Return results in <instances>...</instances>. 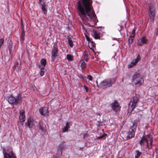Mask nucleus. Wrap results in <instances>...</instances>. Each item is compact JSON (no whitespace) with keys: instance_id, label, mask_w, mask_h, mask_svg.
Returning a JSON list of instances; mask_svg holds the SVG:
<instances>
[{"instance_id":"38","label":"nucleus","mask_w":158,"mask_h":158,"mask_svg":"<svg viewBox=\"0 0 158 158\" xmlns=\"http://www.w3.org/2000/svg\"><path fill=\"white\" fill-rule=\"evenodd\" d=\"M85 38L89 42L90 41L89 38L87 35H85Z\"/></svg>"},{"instance_id":"33","label":"nucleus","mask_w":158,"mask_h":158,"mask_svg":"<svg viewBox=\"0 0 158 158\" xmlns=\"http://www.w3.org/2000/svg\"><path fill=\"white\" fill-rule=\"evenodd\" d=\"M44 68H41L40 69V74L41 76H43L44 74V70H43V69H44Z\"/></svg>"},{"instance_id":"30","label":"nucleus","mask_w":158,"mask_h":158,"mask_svg":"<svg viewBox=\"0 0 158 158\" xmlns=\"http://www.w3.org/2000/svg\"><path fill=\"white\" fill-rule=\"evenodd\" d=\"M134 39H132L131 38H130L129 37L128 39V44L129 46H130L131 44L133 43V40Z\"/></svg>"},{"instance_id":"8","label":"nucleus","mask_w":158,"mask_h":158,"mask_svg":"<svg viewBox=\"0 0 158 158\" xmlns=\"http://www.w3.org/2000/svg\"><path fill=\"white\" fill-rule=\"evenodd\" d=\"M149 16L152 19V21L153 22L154 20V17L156 15V11L154 7L152 5H149Z\"/></svg>"},{"instance_id":"13","label":"nucleus","mask_w":158,"mask_h":158,"mask_svg":"<svg viewBox=\"0 0 158 158\" xmlns=\"http://www.w3.org/2000/svg\"><path fill=\"white\" fill-rule=\"evenodd\" d=\"M148 43V40L146 39L144 37H142L139 38L138 40L137 44L139 45H142L144 44Z\"/></svg>"},{"instance_id":"15","label":"nucleus","mask_w":158,"mask_h":158,"mask_svg":"<svg viewBox=\"0 0 158 158\" xmlns=\"http://www.w3.org/2000/svg\"><path fill=\"white\" fill-rule=\"evenodd\" d=\"M92 35L95 39H100L101 34L98 31H94L92 33Z\"/></svg>"},{"instance_id":"23","label":"nucleus","mask_w":158,"mask_h":158,"mask_svg":"<svg viewBox=\"0 0 158 158\" xmlns=\"http://www.w3.org/2000/svg\"><path fill=\"white\" fill-rule=\"evenodd\" d=\"M64 148V143H61L58 146V150L59 151H62Z\"/></svg>"},{"instance_id":"42","label":"nucleus","mask_w":158,"mask_h":158,"mask_svg":"<svg viewBox=\"0 0 158 158\" xmlns=\"http://www.w3.org/2000/svg\"><path fill=\"white\" fill-rule=\"evenodd\" d=\"M39 3L40 5L42 4L43 3H44V2H42V0H39Z\"/></svg>"},{"instance_id":"1","label":"nucleus","mask_w":158,"mask_h":158,"mask_svg":"<svg viewBox=\"0 0 158 158\" xmlns=\"http://www.w3.org/2000/svg\"><path fill=\"white\" fill-rule=\"evenodd\" d=\"M92 0H82L78 2V14L81 18L90 22L92 24L95 22L96 15L92 6Z\"/></svg>"},{"instance_id":"44","label":"nucleus","mask_w":158,"mask_h":158,"mask_svg":"<svg viewBox=\"0 0 158 158\" xmlns=\"http://www.w3.org/2000/svg\"><path fill=\"white\" fill-rule=\"evenodd\" d=\"M88 136V135H84V138H85V137H87Z\"/></svg>"},{"instance_id":"6","label":"nucleus","mask_w":158,"mask_h":158,"mask_svg":"<svg viewBox=\"0 0 158 158\" xmlns=\"http://www.w3.org/2000/svg\"><path fill=\"white\" fill-rule=\"evenodd\" d=\"M8 102L13 105H17L18 104H21L22 102L21 98L17 96L16 98L12 96H10L8 98Z\"/></svg>"},{"instance_id":"20","label":"nucleus","mask_w":158,"mask_h":158,"mask_svg":"<svg viewBox=\"0 0 158 158\" xmlns=\"http://www.w3.org/2000/svg\"><path fill=\"white\" fill-rule=\"evenodd\" d=\"M39 127L40 130L43 131L45 130L46 126L44 125L43 124L42 122H40L39 123Z\"/></svg>"},{"instance_id":"11","label":"nucleus","mask_w":158,"mask_h":158,"mask_svg":"<svg viewBox=\"0 0 158 158\" xmlns=\"http://www.w3.org/2000/svg\"><path fill=\"white\" fill-rule=\"evenodd\" d=\"M58 49L56 47V45L54 44L53 49L52 52V60L54 61L56 58L58 56Z\"/></svg>"},{"instance_id":"26","label":"nucleus","mask_w":158,"mask_h":158,"mask_svg":"<svg viewBox=\"0 0 158 158\" xmlns=\"http://www.w3.org/2000/svg\"><path fill=\"white\" fill-rule=\"evenodd\" d=\"M40 63L42 65L45 66L46 64V60L45 59H42L40 61Z\"/></svg>"},{"instance_id":"17","label":"nucleus","mask_w":158,"mask_h":158,"mask_svg":"<svg viewBox=\"0 0 158 158\" xmlns=\"http://www.w3.org/2000/svg\"><path fill=\"white\" fill-rule=\"evenodd\" d=\"M8 49L10 54L12 55L13 52V42L11 40L9 42Z\"/></svg>"},{"instance_id":"12","label":"nucleus","mask_w":158,"mask_h":158,"mask_svg":"<svg viewBox=\"0 0 158 158\" xmlns=\"http://www.w3.org/2000/svg\"><path fill=\"white\" fill-rule=\"evenodd\" d=\"M39 112L41 115L45 116H48V115L49 111L48 108L47 107H44L40 108Z\"/></svg>"},{"instance_id":"35","label":"nucleus","mask_w":158,"mask_h":158,"mask_svg":"<svg viewBox=\"0 0 158 158\" xmlns=\"http://www.w3.org/2000/svg\"><path fill=\"white\" fill-rule=\"evenodd\" d=\"M68 131V129L65 127H64L63 129V131L64 132H66L67 131Z\"/></svg>"},{"instance_id":"2","label":"nucleus","mask_w":158,"mask_h":158,"mask_svg":"<svg viewBox=\"0 0 158 158\" xmlns=\"http://www.w3.org/2000/svg\"><path fill=\"white\" fill-rule=\"evenodd\" d=\"M132 82L137 87L141 86L144 82V80L139 71L135 73L133 76Z\"/></svg>"},{"instance_id":"43","label":"nucleus","mask_w":158,"mask_h":158,"mask_svg":"<svg viewBox=\"0 0 158 158\" xmlns=\"http://www.w3.org/2000/svg\"><path fill=\"white\" fill-rule=\"evenodd\" d=\"M135 30H132V33H134V34H135Z\"/></svg>"},{"instance_id":"9","label":"nucleus","mask_w":158,"mask_h":158,"mask_svg":"<svg viewBox=\"0 0 158 158\" xmlns=\"http://www.w3.org/2000/svg\"><path fill=\"white\" fill-rule=\"evenodd\" d=\"M141 60V57L139 55H138L137 56L136 58L133 60L131 63L128 65V68H130L134 67L136 65L138 62L140 61Z\"/></svg>"},{"instance_id":"31","label":"nucleus","mask_w":158,"mask_h":158,"mask_svg":"<svg viewBox=\"0 0 158 158\" xmlns=\"http://www.w3.org/2000/svg\"><path fill=\"white\" fill-rule=\"evenodd\" d=\"M84 58L85 60L87 61L88 60V54L86 52H84Z\"/></svg>"},{"instance_id":"4","label":"nucleus","mask_w":158,"mask_h":158,"mask_svg":"<svg viewBox=\"0 0 158 158\" xmlns=\"http://www.w3.org/2000/svg\"><path fill=\"white\" fill-rule=\"evenodd\" d=\"M135 123L133 124V125L130 127L129 131L127 135V139H129L134 137L135 133L136 131L137 127V120H136Z\"/></svg>"},{"instance_id":"37","label":"nucleus","mask_w":158,"mask_h":158,"mask_svg":"<svg viewBox=\"0 0 158 158\" xmlns=\"http://www.w3.org/2000/svg\"><path fill=\"white\" fill-rule=\"evenodd\" d=\"M19 65V63H17V64H15V65L14 66L13 68L15 70H16L17 69V67L18 65Z\"/></svg>"},{"instance_id":"39","label":"nucleus","mask_w":158,"mask_h":158,"mask_svg":"<svg viewBox=\"0 0 158 158\" xmlns=\"http://www.w3.org/2000/svg\"><path fill=\"white\" fill-rule=\"evenodd\" d=\"M84 87L85 90L86 92H88V87L85 85L84 86Z\"/></svg>"},{"instance_id":"36","label":"nucleus","mask_w":158,"mask_h":158,"mask_svg":"<svg viewBox=\"0 0 158 158\" xmlns=\"http://www.w3.org/2000/svg\"><path fill=\"white\" fill-rule=\"evenodd\" d=\"M135 35V34H134V33H131V35L129 36V37L132 38V39H134Z\"/></svg>"},{"instance_id":"40","label":"nucleus","mask_w":158,"mask_h":158,"mask_svg":"<svg viewBox=\"0 0 158 158\" xmlns=\"http://www.w3.org/2000/svg\"><path fill=\"white\" fill-rule=\"evenodd\" d=\"M65 127H66L68 129L69 127V123L68 122L66 123Z\"/></svg>"},{"instance_id":"45","label":"nucleus","mask_w":158,"mask_h":158,"mask_svg":"<svg viewBox=\"0 0 158 158\" xmlns=\"http://www.w3.org/2000/svg\"><path fill=\"white\" fill-rule=\"evenodd\" d=\"M156 35H158V30H157V32L156 33Z\"/></svg>"},{"instance_id":"21","label":"nucleus","mask_w":158,"mask_h":158,"mask_svg":"<svg viewBox=\"0 0 158 158\" xmlns=\"http://www.w3.org/2000/svg\"><path fill=\"white\" fill-rule=\"evenodd\" d=\"M145 142H146L145 139L143 137L139 141V144L141 148H144V143Z\"/></svg>"},{"instance_id":"32","label":"nucleus","mask_w":158,"mask_h":158,"mask_svg":"<svg viewBox=\"0 0 158 158\" xmlns=\"http://www.w3.org/2000/svg\"><path fill=\"white\" fill-rule=\"evenodd\" d=\"M67 59L69 61H71L72 60L73 57L70 55L68 54L67 56Z\"/></svg>"},{"instance_id":"5","label":"nucleus","mask_w":158,"mask_h":158,"mask_svg":"<svg viewBox=\"0 0 158 158\" xmlns=\"http://www.w3.org/2000/svg\"><path fill=\"white\" fill-rule=\"evenodd\" d=\"M2 153L4 155V158H16L13 153L12 149L10 147L7 149H3Z\"/></svg>"},{"instance_id":"19","label":"nucleus","mask_w":158,"mask_h":158,"mask_svg":"<svg viewBox=\"0 0 158 158\" xmlns=\"http://www.w3.org/2000/svg\"><path fill=\"white\" fill-rule=\"evenodd\" d=\"M144 137L145 139L147 144H148V142L153 140L152 137L151 135H147Z\"/></svg>"},{"instance_id":"14","label":"nucleus","mask_w":158,"mask_h":158,"mask_svg":"<svg viewBox=\"0 0 158 158\" xmlns=\"http://www.w3.org/2000/svg\"><path fill=\"white\" fill-rule=\"evenodd\" d=\"M24 114V112L23 110H21L19 111V119L21 122H24L25 120Z\"/></svg>"},{"instance_id":"24","label":"nucleus","mask_w":158,"mask_h":158,"mask_svg":"<svg viewBox=\"0 0 158 158\" xmlns=\"http://www.w3.org/2000/svg\"><path fill=\"white\" fill-rule=\"evenodd\" d=\"M67 39L68 40L69 45L71 47H73V44L71 38L69 36H67Z\"/></svg>"},{"instance_id":"22","label":"nucleus","mask_w":158,"mask_h":158,"mask_svg":"<svg viewBox=\"0 0 158 158\" xmlns=\"http://www.w3.org/2000/svg\"><path fill=\"white\" fill-rule=\"evenodd\" d=\"M21 26L22 27V32L20 35V39L22 42L24 41V40L25 31L24 30L23 26L22 25Z\"/></svg>"},{"instance_id":"16","label":"nucleus","mask_w":158,"mask_h":158,"mask_svg":"<svg viewBox=\"0 0 158 158\" xmlns=\"http://www.w3.org/2000/svg\"><path fill=\"white\" fill-rule=\"evenodd\" d=\"M27 124V126L29 128H32L34 124L33 120L31 118H29L27 120V123H25Z\"/></svg>"},{"instance_id":"27","label":"nucleus","mask_w":158,"mask_h":158,"mask_svg":"<svg viewBox=\"0 0 158 158\" xmlns=\"http://www.w3.org/2000/svg\"><path fill=\"white\" fill-rule=\"evenodd\" d=\"M81 66L82 69H85L86 66V64L85 62L84 61H82L81 64Z\"/></svg>"},{"instance_id":"18","label":"nucleus","mask_w":158,"mask_h":158,"mask_svg":"<svg viewBox=\"0 0 158 158\" xmlns=\"http://www.w3.org/2000/svg\"><path fill=\"white\" fill-rule=\"evenodd\" d=\"M41 5L42 10L44 14H46L47 13V6L46 5L45 3H43Z\"/></svg>"},{"instance_id":"29","label":"nucleus","mask_w":158,"mask_h":158,"mask_svg":"<svg viewBox=\"0 0 158 158\" xmlns=\"http://www.w3.org/2000/svg\"><path fill=\"white\" fill-rule=\"evenodd\" d=\"M93 44V43H90L89 44V48L92 50V51L94 52V44Z\"/></svg>"},{"instance_id":"3","label":"nucleus","mask_w":158,"mask_h":158,"mask_svg":"<svg viewBox=\"0 0 158 158\" xmlns=\"http://www.w3.org/2000/svg\"><path fill=\"white\" fill-rule=\"evenodd\" d=\"M114 83V79H107L100 82L99 84V87L103 89L106 88L111 86Z\"/></svg>"},{"instance_id":"25","label":"nucleus","mask_w":158,"mask_h":158,"mask_svg":"<svg viewBox=\"0 0 158 158\" xmlns=\"http://www.w3.org/2000/svg\"><path fill=\"white\" fill-rule=\"evenodd\" d=\"M136 154L135 156V158H139L140 155L142 153L139 151V150H136L135 151Z\"/></svg>"},{"instance_id":"28","label":"nucleus","mask_w":158,"mask_h":158,"mask_svg":"<svg viewBox=\"0 0 158 158\" xmlns=\"http://www.w3.org/2000/svg\"><path fill=\"white\" fill-rule=\"evenodd\" d=\"M149 142V144L148 142V144H147V145L148 148L151 149L152 147V143L153 142V140L151 141H150Z\"/></svg>"},{"instance_id":"41","label":"nucleus","mask_w":158,"mask_h":158,"mask_svg":"<svg viewBox=\"0 0 158 158\" xmlns=\"http://www.w3.org/2000/svg\"><path fill=\"white\" fill-rule=\"evenodd\" d=\"M106 134H104L102 136L100 137V139L104 137V136H106Z\"/></svg>"},{"instance_id":"10","label":"nucleus","mask_w":158,"mask_h":158,"mask_svg":"<svg viewBox=\"0 0 158 158\" xmlns=\"http://www.w3.org/2000/svg\"><path fill=\"white\" fill-rule=\"evenodd\" d=\"M111 107L112 110L114 112H118L120 111V107L118 103L116 101L114 102L111 104Z\"/></svg>"},{"instance_id":"34","label":"nucleus","mask_w":158,"mask_h":158,"mask_svg":"<svg viewBox=\"0 0 158 158\" xmlns=\"http://www.w3.org/2000/svg\"><path fill=\"white\" fill-rule=\"evenodd\" d=\"M87 78L89 81H92V77L90 75H88L87 77Z\"/></svg>"},{"instance_id":"7","label":"nucleus","mask_w":158,"mask_h":158,"mask_svg":"<svg viewBox=\"0 0 158 158\" xmlns=\"http://www.w3.org/2000/svg\"><path fill=\"white\" fill-rule=\"evenodd\" d=\"M139 98V96L136 94L131 99L129 103V106H131L132 108V110H133L136 107L137 103L138 102Z\"/></svg>"}]
</instances>
